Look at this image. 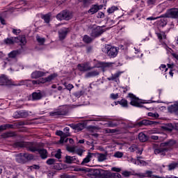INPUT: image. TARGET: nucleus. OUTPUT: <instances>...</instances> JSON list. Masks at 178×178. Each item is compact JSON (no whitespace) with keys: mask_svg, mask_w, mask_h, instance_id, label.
Wrapping results in <instances>:
<instances>
[{"mask_svg":"<svg viewBox=\"0 0 178 178\" xmlns=\"http://www.w3.org/2000/svg\"><path fill=\"white\" fill-rule=\"evenodd\" d=\"M84 129V124L81 123H78L76 124L75 127V132L77 133V131H81Z\"/></svg>","mask_w":178,"mask_h":178,"instance_id":"nucleus-34","label":"nucleus"},{"mask_svg":"<svg viewBox=\"0 0 178 178\" xmlns=\"http://www.w3.org/2000/svg\"><path fill=\"white\" fill-rule=\"evenodd\" d=\"M99 10V6L97 5H93L91 6V8L88 10V13H90V15H94L97 13Z\"/></svg>","mask_w":178,"mask_h":178,"instance_id":"nucleus-21","label":"nucleus"},{"mask_svg":"<svg viewBox=\"0 0 178 178\" xmlns=\"http://www.w3.org/2000/svg\"><path fill=\"white\" fill-rule=\"evenodd\" d=\"M20 111V115L21 118H27L29 116V112L26 111Z\"/></svg>","mask_w":178,"mask_h":178,"instance_id":"nucleus-42","label":"nucleus"},{"mask_svg":"<svg viewBox=\"0 0 178 178\" xmlns=\"http://www.w3.org/2000/svg\"><path fill=\"white\" fill-rule=\"evenodd\" d=\"M115 158H122L123 156V152H117L114 154Z\"/></svg>","mask_w":178,"mask_h":178,"instance_id":"nucleus-47","label":"nucleus"},{"mask_svg":"<svg viewBox=\"0 0 178 178\" xmlns=\"http://www.w3.org/2000/svg\"><path fill=\"white\" fill-rule=\"evenodd\" d=\"M12 33L15 34V35H19L20 33H22V31L20 29H12Z\"/></svg>","mask_w":178,"mask_h":178,"instance_id":"nucleus-48","label":"nucleus"},{"mask_svg":"<svg viewBox=\"0 0 178 178\" xmlns=\"http://www.w3.org/2000/svg\"><path fill=\"white\" fill-rule=\"evenodd\" d=\"M82 2L84 6H88V5H90L91 3L92 0H82Z\"/></svg>","mask_w":178,"mask_h":178,"instance_id":"nucleus-57","label":"nucleus"},{"mask_svg":"<svg viewBox=\"0 0 178 178\" xmlns=\"http://www.w3.org/2000/svg\"><path fill=\"white\" fill-rule=\"evenodd\" d=\"M111 98H112V99H118L119 98V93H112L111 94Z\"/></svg>","mask_w":178,"mask_h":178,"instance_id":"nucleus-53","label":"nucleus"},{"mask_svg":"<svg viewBox=\"0 0 178 178\" xmlns=\"http://www.w3.org/2000/svg\"><path fill=\"white\" fill-rule=\"evenodd\" d=\"M15 156V159L18 162V163H24V156L23 153L16 154Z\"/></svg>","mask_w":178,"mask_h":178,"instance_id":"nucleus-25","label":"nucleus"},{"mask_svg":"<svg viewBox=\"0 0 178 178\" xmlns=\"http://www.w3.org/2000/svg\"><path fill=\"white\" fill-rule=\"evenodd\" d=\"M22 54V50H14L8 54L9 58H16V56H18V55H20Z\"/></svg>","mask_w":178,"mask_h":178,"instance_id":"nucleus-26","label":"nucleus"},{"mask_svg":"<svg viewBox=\"0 0 178 178\" xmlns=\"http://www.w3.org/2000/svg\"><path fill=\"white\" fill-rule=\"evenodd\" d=\"M40 83H44V80L42 81L24 80V81H21L20 83H19L17 86H23L24 84H33V86H38V84H40Z\"/></svg>","mask_w":178,"mask_h":178,"instance_id":"nucleus-14","label":"nucleus"},{"mask_svg":"<svg viewBox=\"0 0 178 178\" xmlns=\"http://www.w3.org/2000/svg\"><path fill=\"white\" fill-rule=\"evenodd\" d=\"M161 17H168L170 19H178V9L170 8L166 13L161 15Z\"/></svg>","mask_w":178,"mask_h":178,"instance_id":"nucleus-6","label":"nucleus"},{"mask_svg":"<svg viewBox=\"0 0 178 178\" xmlns=\"http://www.w3.org/2000/svg\"><path fill=\"white\" fill-rule=\"evenodd\" d=\"M122 175H124V177H129L131 175V172L129 171H124L122 172Z\"/></svg>","mask_w":178,"mask_h":178,"instance_id":"nucleus-56","label":"nucleus"},{"mask_svg":"<svg viewBox=\"0 0 178 178\" xmlns=\"http://www.w3.org/2000/svg\"><path fill=\"white\" fill-rule=\"evenodd\" d=\"M55 157L57 158V159H60V158L62 157L60 149L57 150L55 154Z\"/></svg>","mask_w":178,"mask_h":178,"instance_id":"nucleus-50","label":"nucleus"},{"mask_svg":"<svg viewBox=\"0 0 178 178\" xmlns=\"http://www.w3.org/2000/svg\"><path fill=\"white\" fill-rule=\"evenodd\" d=\"M175 144H176L175 140H170L168 142L161 143L160 147L154 149V154L165 155L167 151H170V149H172V147H173Z\"/></svg>","mask_w":178,"mask_h":178,"instance_id":"nucleus-1","label":"nucleus"},{"mask_svg":"<svg viewBox=\"0 0 178 178\" xmlns=\"http://www.w3.org/2000/svg\"><path fill=\"white\" fill-rule=\"evenodd\" d=\"M102 170L99 169H95L86 174L87 178H98L101 177L102 175L101 174Z\"/></svg>","mask_w":178,"mask_h":178,"instance_id":"nucleus-9","label":"nucleus"},{"mask_svg":"<svg viewBox=\"0 0 178 178\" xmlns=\"http://www.w3.org/2000/svg\"><path fill=\"white\" fill-rule=\"evenodd\" d=\"M45 76V73L41 71H35L31 74L32 79H39V77H42Z\"/></svg>","mask_w":178,"mask_h":178,"instance_id":"nucleus-18","label":"nucleus"},{"mask_svg":"<svg viewBox=\"0 0 178 178\" xmlns=\"http://www.w3.org/2000/svg\"><path fill=\"white\" fill-rule=\"evenodd\" d=\"M99 71L93 70L86 73L85 76L86 77V79H90V77H95V76H99Z\"/></svg>","mask_w":178,"mask_h":178,"instance_id":"nucleus-19","label":"nucleus"},{"mask_svg":"<svg viewBox=\"0 0 178 178\" xmlns=\"http://www.w3.org/2000/svg\"><path fill=\"white\" fill-rule=\"evenodd\" d=\"M38 153L40 155L42 159H47L48 158V152L45 149H39Z\"/></svg>","mask_w":178,"mask_h":178,"instance_id":"nucleus-22","label":"nucleus"},{"mask_svg":"<svg viewBox=\"0 0 178 178\" xmlns=\"http://www.w3.org/2000/svg\"><path fill=\"white\" fill-rule=\"evenodd\" d=\"M119 8H118V6H112L111 8H109L107 10L108 13L111 14V13H113L115 10H118Z\"/></svg>","mask_w":178,"mask_h":178,"instance_id":"nucleus-38","label":"nucleus"},{"mask_svg":"<svg viewBox=\"0 0 178 178\" xmlns=\"http://www.w3.org/2000/svg\"><path fill=\"white\" fill-rule=\"evenodd\" d=\"M67 113V106H60L57 109L49 113L50 116H65Z\"/></svg>","mask_w":178,"mask_h":178,"instance_id":"nucleus-4","label":"nucleus"},{"mask_svg":"<svg viewBox=\"0 0 178 178\" xmlns=\"http://www.w3.org/2000/svg\"><path fill=\"white\" fill-rule=\"evenodd\" d=\"M0 84L1 86H12V81L8 79V76L5 74L0 76Z\"/></svg>","mask_w":178,"mask_h":178,"instance_id":"nucleus-12","label":"nucleus"},{"mask_svg":"<svg viewBox=\"0 0 178 178\" xmlns=\"http://www.w3.org/2000/svg\"><path fill=\"white\" fill-rule=\"evenodd\" d=\"M91 158H92V154L89 153L85 159H83V161L81 163L82 165H86V163H88L90 161H91Z\"/></svg>","mask_w":178,"mask_h":178,"instance_id":"nucleus-29","label":"nucleus"},{"mask_svg":"<svg viewBox=\"0 0 178 178\" xmlns=\"http://www.w3.org/2000/svg\"><path fill=\"white\" fill-rule=\"evenodd\" d=\"M36 41H37L39 44H40V45H42V44H44V43L45 42V39H44V38L41 37V36H40L39 35H36Z\"/></svg>","mask_w":178,"mask_h":178,"instance_id":"nucleus-32","label":"nucleus"},{"mask_svg":"<svg viewBox=\"0 0 178 178\" xmlns=\"http://www.w3.org/2000/svg\"><path fill=\"white\" fill-rule=\"evenodd\" d=\"M13 116V118L15 119H20V118H22V115L20 114V111H15Z\"/></svg>","mask_w":178,"mask_h":178,"instance_id":"nucleus-40","label":"nucleus"},{"mask_svg":"<svg viewBox=\"0 0 178 178\" xmlns=\"http://www.w3.org/2000/svg\"><path fill=\"white\" fill-rule=\"evenodd\" d=\"M111 170H113V172H117L118 173H119V172H120V168H118L116 167H113L111 168Z\"/></svg>","mask_w":178,"mask_h":178,"instance_id":"nucleus-63","label":"nucleus"},{"mask_svg":"<svg viewBox=\"0 0 178 178\" xmlns=\"http://www.w3.org/2000/svg\"><path fill=\"white\" fill-rule=\"evenodd\" d=\"M74 95L76 98H80L81 95H83V91L81 90V91L76 92L74 94Z\"/></svg>","mask_w":178,"mask_h":178,"instance_id":"nucleus-52","label":"nucleus"},{"mask_svg":"<svg viewBox=\"0 0 178 178\" xmlns=\"http://www.w3.org/2000/svg\"><path fill=\"white\" fill-rule=\"evenodd\" d=\"M159 17H149L146 19V20H156V19H159Z\"/></svg>","mask_w":178,"mask_h":178,"instance_id":"nucleus-64","label":"nucleus"},{"mask_svg":"<svg viewBox=\"0 0 178 178\" xmlns=\"http://www.w3.org/2000/svg\"><path fill=\"white\" fill-rule=\"evenodd\" d=\"M16 134L15 132H7L3 134V138H9V137H15Z\"/></svg>","mask_w":178,"mask_h":178,"instance_id":"nucleus-35","label":"nucleus"},{"mask_svg":"<svg viewBox=\"0 0 178 178\" xmlns=\"http://www.w3.org/2000/svg\"><path fill=\"white\" fill-rule=\"evenodd\" d=\"M97 17H100L101 19H104V17H105V14H104V13H102V12H99L97 14Z\"/></svg>","mask_w":178,"mask_h":178,"instance_id":"nucleus-62","label":"nucleus"},{"mask_svg":"<svg viewBox=\"0 0 178 178\" xmlns=\"http://www.w3.org/2000/svg\"><path fill=\"white\" fill-rule=\"evenodd\" d=\"M119 124L113 122H109L106 124V127H116Z\"/></svg>","mask_w":178,"mask_h":178,"instance_id":"nucleus-39","label":"nucleus"},{"mask_svg":"<svg viewBox=\"0 0 178 178\" xmlns=\"http://www.w3.org/2000/svg\"><path fill=\"white\" fill-rule=\"evenodd\" d=\"M24 159H26L27 161H31V159H33L34 156H33V154L24 153Z\"/></svg>","mask_w":178,"mask_h":178,"instance_id":"nucleus-36","label":"nucleus"},{"mask_svg":"<svg viewBox=\"0 0 178 178\" xmlns=\"http://www.w3.org/2000/svg\"><path fill=\"white\" fill-rule=\"evenodd\" d=\"M75 152L76 154L79 155V156H81V155H83V153L84 152V150H83L82 149H76V147Z\"/></svg>","mask_w":178,"mask_h":178,"instance_id":"nucleus-45","label":"nucleus"},{"mask_svg":"<svg viewBox=\"0 0 178 178\" xmlns=\"http://www.w3.org/2000/svg\"><path fill=\"white\" fill-rule=\"evenodd\" d=\"M67 151H69V152H76V147L67 146Z\"/></svg>","mask_w":178,"mask_h":178,"instance_id":"nucleus-46","label":"nucleus"},{"mask_svg":"<svg viewBox=\"0 0 178 178\" xmlns=\"http://www.w3.org/2000/svg\"><path fill=\"white\" fill-rule=\"evenodd\" d=\"M41 18L44 21L45 23H49L51 22V13L42 15Z\"/></svg>","mask_w":178,"mask_h":178,"instance_id":"nucleus-30","label":"nucleus"},{"mask_svg":"<svg viewBox=\"0 0 178 178\" xmlns=\"http://www.w3.org/2000/svg\"><path fill=\"white\" fill-rule=\"evenodd\" d=\"M83 41L86 42V44H90V42H92V39L91 37L88 36V35H85L83 38Z\"/></svg>","mask_w":178,"mask_h":178,"instance_id":"nucleus-33","label":"nucleus"},{"mask_svg":"<svg viewBox=\"0 0 178 178\" xmlns=\"http://www.w3.org/2000/svg\"><path fill=\"white\" fill-rule=\"evenodd\" d=\"M102 52L106 54L110 58H116L118 54H119V48L112 45L104 46L102 48Z\"/></svg>","mask_w":178,"mask_h":178,"instance_id":"nucleus-3","label":"nucleus"},{"mask_svg":"<svg viewBox=\"0 0 178 178\" xmlns=\"http://www.w3.org/2000/svg\"><path fill=\"white\" fill-rule=\"evenodd\" d=\"M29 151H31V152H35V151H37L38 152V151H40V149H37V147L31 146L29 147Z\"/></svg>","mask_w":178,"mask_h":178,"instance_id":"nucleus-59","label":"nucleus"},{"mask_svg":"<svg viewBox=\"0 0 178 178\" xmlns=\"http://www.w3.org/2000/svg\"><path fill=\"white\" fill-rule=\"evenodd\" d=\"M138 126H152V124H158V122L155 121H151L149 120H143L139 122H138Z\"/></svg>","mask_w":178,"mask_h":178,"instance_id":"nucleus-16","label":"nucleus"},{"mask_svg":"<svg viewBox=\"0 0 178 178\" xmlns=\"http://www.w3.org/2000/svg\"><path fill=\"white\" fill-rule=\"evenodd\" d=\"M72 17L73 13L67 10H64L56 15L58 20H70Z\"/></svg>","mask_w":178,"mask_h":178,"instance_id":"nucleus-5","label":"nucleus"},{"mask_svg":"<svg viewBox=\"0 0 178 178\" xmlns=\"http://www.w3.org/2000/svg\"><path fill=\"white\" fill-rule=\"evenodd\" d=\"M65 88H67L69 91H72V88H74V86L72 84L66 85L65 84Z\"/></svg>","mask_w":178,"mask_h":178,"instance_id":"nucleus-58","label":"nucleus"},{"mask_svg":"<svg viewBox=\"0 0 178 178\" xmlns=\"http://www.w3.org/2000/svg\"><path fill=\"white\" fill-rule=\"evenodd\" d=\"M77 67L80 72H88V70H92L94 68V67L90 66L88 63L79 64Z\"/></svg>","mask_w":178,"mask_h":178,"instance_id":"nucleus-11","label":"nucleus"},{"mask_svg":"<svg viewBox=\"0 0 178 178\" xmlns=\"http://www.w3.org/2000/svg\"><path fill=\"white\" fill-rule=\"evenodd\" d=\"M138 140L142 143H145V141L148 140V136H147L144 133H140L138 134Z\"/></svg>","mask_w":178,"mask_h":178,"instance_id":"nucleus-28","label":"nucleus"},{"mask_svg":"<svg viewBox=\"0 0 178 178\" xmlns=\"http://www.w3.org/2000/svg\"><path fill=\"white\" fill-rule=\"evenodd\" d=\"M129 97L131 98L130 104L132 105V106H137L138 108H141V106H141L138 98L136 97L134 95L129 93Z\"/></svg>","mask_w":178,"mask_h":178,"instance_id":"nucleus-10","label":"nucleus"},{"mask_svg":"<svg viewBox=\"0 0 178 178\" xmlns=\"http://www.w3.org/2000/svg\"><path fill=\"white\" fill-rule=\"evenodd\" d=\"M69 33V28H63L58 31V37L60 40H65Z\"/></svg>","mask_w":178,"mask_h":178,"instance_id":"nucleus-15","label":"nucleus"},{"mask_svg":"<svg viewBox=\"0 0 178 178\" xmlns=\"http://www.w3.org/2000/svg\"><path fill=\"white\" fill-rule=\"evenodd\" d=\"M122 106L126 107L127 106V100L122 99L120 102H118Z\"/></svg>","mask_w":178,"mask_h":178,"instance_id":"nucleus-49","label":"nucleus"},{"mask_svg":"<svg viewBox=\"0 0 178 178\" xmlns=\"http://www.w3.org/2000/svg\"><path fill=\"white\" fill-rule=\"evenodd\" d=\"M159 68H160V70H162V71L165 70V72H168V68H166L165 65L162 64Z\"/></svg>","mask_w":178,"mask_h":178,"instance_id":"nucleus-61","label":"nucleus"},{"mask_svg":"<svg viewBox=\"0 0 178 178\" xmlns=\"http://www.w3.org/2000/svg\"><path fill=\"white\" fill-rule=\"evenodd\" d=\"M119 76H120V73L117 72L114 74H112L110 77L107 78V80H108V81H115V80H117Z\"/></svg>","mask_w":178,"mask_h":178,"instance_id":"nucleus-31","label":"nucleus"},{"mask_svg":"<svg viewBox=\"0 0 178 178\" xmlns=\"http://www.w3.org/2000/svg\"><path fill=\"white\" fill-rule=\"evenodd\" d=\"M165 49H168V47H166ZM168 50L169 51V52L170 54H172V56L174 58H175V59H177V60H178V54H176L175 53H172V52H173V50H172V49H168Z\"/></svg>","mask_w":178,"mask_h":178,"instance_id":"nucleus-44","label":"nucleus"},{"mask_svg":"<svg viewBox=\"0 0 178 178\" xmlns=\"http://www.w3.org/2000/svg\"><path fill=\"white\" fill-rule=\"evenodd\" d=\"M152 176V171L147 170L145 172V177H151Z\"/></svg>","mask_w":178,"mask_h":178,"instance_id":"nucleus-55","label":"nucleus"},{"mask_svg":"<svg viewBox=\"0 0 178 178\" xmlns=\"http://www.w3.org/2000/svg\"><path fill=\"white\" fill-rule=\"evenodd\" d=\"M56 77H58V74H56V73L52 74L49 75V76H47V78H45L44 79H43V83L52 81V80H55V79H56Z\"/></svg>","mask_w":178,"mask_h":178,"instance_id":"nucleus-23","label":"nucleus"},{"mask_svg":"<svg viewBox=\"0 0 178 178\" xmlns=\"http://www.w3.org/2000/svg\"><path fill=\"white\" fill-rule=\"evenodd\" d=\"M137 149H138V146L137 145H132L130 147H129V151L131 152H134V151H137Z\"/></svg>","mask_w":178,"mask_h":178,"instance_id":"nucleus-41","label":"nucleus"},{"mask_svg":"<svg viewBox=\"0 0 178 178\" xmlns=\"http://www.w3.org/2000/svg\"><path fill=\"white\" fill-rule=\"evenodd\" d=\"M65 162V163H79V160H77L76 156H66Z\"/></svg>","mask_w":178,"mask_h":178,"instance_id":"nucleus-17","label":"nucleus"},{"mask_svg":"<svg viewBox=\"0 0 178 178\" xmlns=\"http://www.w3.org/2000/svg\"><path fill=\"white\" fill-rule=\"evenodd\" d=\"M147 5L149 6L151 5H155V2H156V0H147Z\"/></svg>","mask_w":178,"mask_h":178,"instance_id":"nucleus-60","label":"nucleus"},{"mask_svg":"<svg viewBox=\"0 0 178 178\" xmlns=\"http://www.w3.org/2000/svg\"><path fill=\"white\" fill-rule=\"evenodd\" d=\"M177 163H172L170 165H168V170H173L174 169H176L177 168Z\"/></svg>","mask_w":178,"mask_h":178,"instance_id":"nucleus-37","label":"nucleus"},{"mask_svg":"<svg viewBox=\"0 0 178 178\" xmlns=\"http://www.w3.org/2000/svg\"><path fill=\"white\" fill-rule=\"evenodd\" d=\"M148 116L157 119V118H159V114H158V113H148Z\"/></svg>","mask_w":178,"mask_h":178,"instance_id":"nucleus-43","label":"nucleus"},{"mask_svg":"<svg viewBox=\"0 0 178 178\" xmlns=\"http://www.w3.org/2000/svg\"><path fill=\"white\" fill-rule=\"evenodd\" d=\"M107 155L102 153H98L97 154V159L98 162H104V161H106Z\"/></svg>","mask_w":178,"mask_h":178,"instance_id":"nucleus-24","label":"nucleus"},{"mask_svg":"<svg viewBox=\"0 0 178 178\" xmlns=\"http://www.w3.org/2000/svg\"><path fill=\"white\" fill-rule=\"evenodd\" d=\"M56 134L57 136H59L60 137V139L59 140V144H63V143H67L69 140V138H66V137H69L70 136V133H63L62 131H57L56 132Z\"/></svg>","mask_w":178,"mask_h":178,"instance_id":"nucleus-7","label":"nucleus"},{"mask_svg":"<svg viewBox=\"0 0 178 178\" xmlns=\"http://www.w3.org/2000/svg\"><path fill=\"white\" fill-rule=\"evenodd\" d=\"M32 98L33 101H38V99H41L42 98V94L41 92H33L32 94Z\"/></svg>","mask_w":178,"mask_h":178,"instance_id":"nucleus-27","label":"nucleus"},{"mask_svg":"<svg viewBox=\"0 0 178 178\" xmlns=\"http://www.w3.org/2000/svg\"><path fill=\"white\" fill-rule=\"evenodd\" d=\"M46 163H47V165H54V163H55V159H49Z\"/></svg>","mask_w":178,"mask_h":178,"instance_id":"nucleus-51","label":"nucleus"},{"mask_svg":"<svg viewBox=\"0 0 178 178\" xmlns=\"http://www.w3.org/2000/svg\"><path fill=\"white\" fill-rule=\"evenodd\" d=\"M170 113H178V104H174L168 107Z\"/></svg>","mask_w":178,"mask_h":178,"instance_id":"nucleus-20","label":"nucleus"},{"mask_svg":"<svg viewBox=\"0 0 178 178\" xmlns=\"http://www.w3.org/2000/svg\"><path fill=\"white\" fill-rule=\"evenodd\" d=\"M22 44V45H26L27 44V39L26 35H21L17 37L8 38L4 40V44L12 45L13 44Z\"/></svg>","mask_w":178,"mask_h":178,"instance_id":"nucleus-2","label":"nucleus"},{"mask_svg":"<svg viewBox=\"0 0 178 178\" xmlns=\"http://www.w3.org/2000/svg\"><path fill=\"white\" fill-rule=\"evenodd\" d=\"M105 30L102 29L101 26H97L96 28L93 29L91 32V37H93V38H97L99 37L100 35H102L104 34Z\"/></svg>","mask_w":178,"mask_h":178,"instance_id":"nucleus-8","label":"nucleus"},{"mask_svg":"<svg viewBox=\"0 0 178 178\" xmlns=\"http://www.w3.org/2000/svg\"><path fill=\"white\" fill-rule=\"evenodd\" d=\"M106 178H115V173L107 172V173L106 174Z\"/></svg>","mask_w":178,"mask_h":178,"instance_id":"nucleus-54","label":"nucleus"},{"mask_svg":"<svg viewBox=\"0 0 178 178\" xmlns=\"http://www.w3.org/2000/svg\"><path fill=\"white\" fill-rule=\"evenodd\" d=\"M156 34L160 42H162L163 45H168V39H166V34L165 32L156 33Z\"/></svg>","mask_w":178,"mask_h":178,"instance_id":"nucleus-13","label":"nucleus"}]
</instances>
